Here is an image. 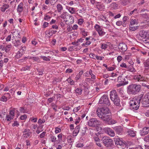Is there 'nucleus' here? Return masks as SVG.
I'll return each mask as SVG.
<instances>
[{
	"label": "nucleus",
	"mask_w": 149,
	"mask_h": 149,
	"mask_svg": "<svg viewBox=\"0 0 149 149\" xmlns=\"http://www.w3.org/2000/svg\"><path fill=\"white\" fill-rule=\"evenodd\" d=\"M103 144L106 147L111 146L113 144V141L111 139L107 136L103 137L101 139Z\"/></svg>",
	"instance_id": "nucleus-6"
},
{
	"label": "nucleus",
	"mask_w": 149,
	"mask_h": 149,
	"mask_svg": "<svg viewBox=\"0 0 149 149\" xmlns=\"http://www.w3.org/2000/svg\"><path fill=\"white\" fill-rule=\"evenodd\" d=\"M4 95H5V96L3 95L2 96L0 99L1 101L3 102L6 101L7 100V98H8V99H9L10 97L8 96V95L10 96V94L9 93H7L5 94Z\"/></svg>",
	"instance_id": "nucleus-18"
},
{
	"label": "nucleus",
	"mask_w": 149,
	"mask_h": 149,
	"mask_svg": "<svg viewBox=\"0 0 149 149\" xmlns=\"http://www.w3.org/2000/svg\"><path fill=\"white\" fill-rule=\"evenodd\" d=\"M9 7V5L7 4H5L1 8V10L2 12H4L5 10Z\"/></svg>",
	"instance_id": "nucleus-26"
},
{
	"label": "nucleus",
	"mask_w": 149,
	"mask_h": 149,
	"mask_svg": "<svg viewBox=\"0 0 149 149\" xmlns=\"http://www.w3.org/2000/svg\"><path fill=\"white\" fill-rule=\"evenodd\" d=\"M45 122V120H41V119H39L38 121V123L39 124H42Z\"/></svg>",
	"instance_id": "nucleus-55"
},
{
	"label": "nucleus",
	"mask_w": 149,
	"mask_h": 149,
	"mask_svg": "<svg viewBox=\"0 0 149 149\" xmlns=\"http://www.w3.org/2000/svg\"><path fill=\"white\" fill-rule=\"evenodd\" d=\"M84 20L82 19H80L78 20V24L80 25H81L84 22Z\"/></svg>",
	"instance_id": "nucleus-58"
},
{
	"label": "nucleus",
	"mask_w": 149,
	"mask_h": 149,
	"mask_svg": "<svg viewBox=\"0 0 149 149\" xmlns=\"http://www.w3.org/2000/svg\"><path fill=\"white\" fill-rule=\"evenodd\" d=\"M98 32L99 36H101L104 35L105 34V32L102 30V29L100 31H99Z\"/></svg>",
	"instance_id": "nucleus-45"
},
{
	"label": "nucleus",
	"mask_w": 149,
	"mask_h": 149,
	"mask_svg": "<svg viewBox=\"0 0 149 149\" xmlns=\"http://www.w3.org/2000/svg\"><path fill=\"white\" fill-rule=\"evenodd\" d=\"M141 100V103L143 106L146 107V105L149 104V93L146 94Z\"/></svg>",
	"instance_id": "nucleus-9"
},
{
	"label": "nucleus",
	"mask_w": 149,
	"mask_h": 149,
	"mask_svg": "<svg viewBox=\"0 0 149 149\" xmlns=\"http://www.w3.org/2000/svg\"><path fill=\"white\" fill-rule=\"evenodd\" d=\"M61 130L60 128L58 127H56L55 128V132L57 134L61 132Z\"/></svg>",
	"instance_id": "nucleus-50"
},
{
	"label": "nucleus",
	"mask_w": 149,
	"mask_h": 149,
	"mask_svg": "<svg viewBox=\"0 0 149 149\" xmlns=\"http://www.w3.org/2000/svg\"><path fill=\"white\" fill-rule=\"evenodd\" d=\"M80 127L79 126H77L75 128L73 133V135L76 136L79 131Z\"/></svg>",
	"instance_id": "nucleus-19"
},
{
	"label": "nucleus",
	"mask_w": 149,
	"mask_h": 149,
	"mask_svg": "<svg viewBox=\"0 0 149 149\" xmlns=\"http://www.w3.org/2000/svg\"><path fill=\"white\" fill-rule=\"evenodd\" d=\"M144 65L145 67L149 68V61L147 60L146 61L144 62Z\"/></svg>",
	"instance_id": "nucleus-43"
},
{
	"label": "nucleus",
	"mask_w": 149,
	"mask_h": 149,
	"mask_svg": "<svg viewBox=\"0 0 149 149\" xmlns=\"http://www.w3.org/2000/svg\"><path fill=\"white\" fill-rule=\"evenodd\" d=\"M86 132V128L84 127L82 129V130L81 131V134L82 136H84Z\"/></svg>",
	"instance_id": "nucleus-44"
},
{
	"label": "nucleus",
	"mask_w": 149,
	"mask_h": 149,
	"mask_svg": "<svg viewBox=\"0 0 149 149\" xmlns=\"http://www.w3.org/2000/svg\"><path fill=\"white\" fill-rule=\"evenodd\" d=\"M139 34L140 36L143 38H148V36L149 35V32L144 31H140L139 32Z\"/></svg>",
	"instance_id": "nucleus-13"
},
{
	"label": "nucleus",
	"mask_w": 149,
	"mask_h": 149,
	"mask_svg": "<svg viewBox=\"0 0 149 149\" xmlns=\"http://www.w3.org/2000/svg\"><path fill=\"white\" fill-rule=\"evenodd\" d=\"M51 141L52 142H54L56 141V138L54 136H51Z\"/></svg>",
	"instance_id": "nucleus-52"
},
{
	"label": "nucleus",
	"mask_w": 149,
	"mask_h": 149,
	"mask_svg": "<svg viewBox=\"0 0 149 149\" xmlns=\"http://www.w3.org/2000/svg\"><path fill=\"white\" fill-rule=\"evenodd\" d=\"M82 90L81 88H78L75 90V92L76 94H77L79 95H81V93Z\"/></svg>",
	"instance_id": "nucleus-38"
},
{
	"label": "nucleus",
	"mask_w": 149,
	"mask_h": 149,
	"mask_svg": "<svg viewBox=\"0 0 149 149\" xmlns=\"http://www.w3.org/2000/svg\"><path fill=\"white\" fill-rule=\"evenodd\" d=\"M19 110L21 113H26V110L23 107H20Z\"/></svg>",
	"instance_id": "nucleus-49"
},
{
	"label": "nucleus",
	"mask_w": 149,
	"mask_h": 149,
	"mask_svg": "<svg viewBox=\"0 0 149 149\" xmlns=\"http://www.w3.org/2000/svg\"><path fill=\"white\" fill-rule=\"evenodd\" d=\"M51 18V17L47 15H45V17L44 18V19L48 21L49 19H50Z\"/></svg>",
	"instance_id": "nucleus-61"
},
{
	"label": "nucleus",
	"mask_w": 149,
	"mask_h": 149,
	"mask_svg": "<svg viewBox=\"0 0 149 149\" xmlns=\"http://www.w3.org/2000/svg\"><path fill=\"white\" fill-rule=\"evenodd\" d=\"M113 129L116 133L118 134H121L122 133L123 128L121 126H116L114 127Z\"/></svg>",
	"instance_id": "nucleus-15"
},
{
	"label": "nucleus",
	"mask_w": 149,
	"mask_h": 149,
	"mask_svg": "<svg viewBox=\"0 0 149 149\" xmlns=\"http://www.w3.org/2000/svg\"><path fill=\"white\" fill-rule=\"evenodd\" d=\"M19 125V124L17 121H15L14 123L13 124L12 126H17V127Z\"/></svg>",
	"instance_id": "nucleus-62"
},
{
	"label": "nucleus",
	"mask_w": 149,
	"mask_h": 149,
	"mask_svg": "<svg viewBox=\"0 0 149 149\" xmlns=\"http://www.w3.org/2000/svg\"><path fill=\"white\" fill-rule=\"evenodd\" d=\"M60 17L65 22H68V19H70L71 23H73L74 22V17L71 15L69 14L67 12H63Z\"/></svg>",
	"instance_id": "nucleus-4"
},
{
	"label": "nucleus",
	"mask_w": 149,
	"mask_h": 149,
	"mask_svg": "<svg viewBox=\"0 0 149 149\" xmlns=\"http://www.w3.org/2000/svg\"><path fill=\"white\" fill-rule=\"evenodd\" d=\"M84 145L82 143H78L76 145V146L78 148L82 147Z\"/></svg>",
	"instance_id": "nucleus-63"
},
{
	"label": "nucleus",
	"mask_w": 149,
	"mask_h": 149,
	"mask_svg": "<svg viewBox=\"0 0 149 149\" xmlns=\"http://www.w3.org/2000/svg\"><path fill=\"white\" fill-rule=\"evenodd\" d=\"M99 102L100 104L105 105L107 106H109L110 105L108 96L106 95H104L101 97Z\"/></svg>",
	"instance_id": "nucleus-8"
},
{
	"label": "nucleus",
	"mask_w": 149,
	"mask_h": 149,
	"mask_svg": "<svg viewBox=\"0 0 149 149\" xmlns=\"http://www.w3.org/2000/svg\"><path fill=\"white\" fill-rule=\"evenodd\" d=\"M13 118L10 116L9 115H7L6 116V119L7 121H10Z\"/></svg>",
	"instance_id": "nucleus-47"
},
{
	"label": "nucleus",
	"mask_w": 149,
	"mask_h": 149,
	"mask_svg": "<svg viewBox=\"0 0 149 149\" xmlns=\"http://www.w3.org/2000/svg\"><path fill=\"white\" fill-rule=\"evenodd\" d=\"M23 8V4L21 3L17 7V11L18 13H21L22 11Z\"/></svg>",
	"instance_id": "nucleus-22"
},
{
	"label": "nucleus",
	"mask_w": 149,
	"mask_h": 149,
	"mask_svg": "<svg viewBox=\"0 0 149 149\" xmlns=\"http://www.w3.org/2000/svg\"><path fill=\"white\" fill-rule=\"evenodd\" d=\"M15 109L11 110L9 113V116L13 118L15 117Z\"/></svg>",
	"instance_id": "nucleus-32"
},
{
	"label": "nucleus",
	"mask_w": 149,
	"mask_h": 149,
	"mask_svg": "<svg viewBox=\"0 0 149 149\" xmlns=\"http://www.w3.org/2000/svg\"><path fill=\"white\" fill-rule=\"evenodd\" d=\"M149 133V127H145L142 129V130H140V134L141 136H144L147 134Z\"/></svg>",
	"instance_id": "nucleus-14"
},
{
	"label": "nucleus",
	"mask_w": 149,
	"mask_h": 149,
	"mask_svg": "<svg viewBox=\"0 0 149 149\" xmlns=\"http://www.w3.org/2000/svg\"><path fill=\"white\" fill-rule=\"evenodd\" d=\"M96 113L98 117L109 124H113L116 123L115 120L111 119L110 110L107 107L98 108Z\"/></svg>",
	"instance_id": "nucleus-1"
},
{
	"label": "nucleus",
	"mask_w": 149,
	"mask_h": 149,
	"mask_svg": "<svg viewBox=\"0 0 149 149\" xmlns=\"http://www.w3.org/2000/svg\"><path fill=\"white\" fill-rule=\"evenodd\" d=\"M127 133L130 136L133 137L136 135V132L130 130L127 131Z\"/></svg>",
	"instance_id": "nucleus-20"
},
{
	"label": "nucleus",
	"mask_w": 149,
	"mask_h": 149,
	"mask_svg": "<svg viewBox=\"0 0 149 149\" xmlns=\"http://www.w3.org/2000/svg\"><path fill=\"white\" fill-rule=\"evenodd\" d=\"M95 58L97 59L98 60H102L104 58L103 56H98L96 55L95 56Z\"/></svg>",
	"instance_id": "nucleus-51"
},
{
	"label": "nucleus",
	"mask_w": 149,
	"mask_h": 149,
	"mask_svg": "<svg viewBox=\"0 0 149 149\" xmlns=\"http://www.w3.org/2000/svg\"><path fill=\"white\" fill-rule=\"evenodd\" d=\"M93 139L95 142L96 144L98 146L100 147H102V145L101 143L100 142V139L97 137L95 136L93 138Z\"/></svg>",
	"instance_id": "nucleus-17"
},
{
	"label": "nucleus",
	"mask_w": 149,
	"mask_h": 149,
	"mask_svg": "<svg viewBox=\"0 0 149 149\" xmlns=\"http://www.w3.org/2000/svg\"><path fill=\"white\" fill-rule=\"evenodd\" d=\"M88 124L90 127H97L100 124V121L97 120L96 118H93L90 119Z\"/></svg>",
	"instance_id": "nucleus-7"
},
{
	"label": "nucleus",
	"mask_w": 149,
	"mask_h": 149,
	"mask_svg": "<svg viewBox=\"0 0 149 149\" xmlns=\"http://www.w3.org/2000/svg\"><path fill=\"white\" fill-rule=\"evenodd\" d=\"M56 8H57V11L58 13L61 12L62 10L63 9V7L60 3H58L57 5Z\"/></svg>",
	"instance_id": "nucleus-23"
},
{
	"label": "nucleus",
	"mask_w": 149,
	"mask_h": 149,
	"mask_svg": "<svg viewBox=\"0 0 149 149\" xmlns=\"http://www.w3.org/2000/svg\"><path fill=\"white\" fill-rule=\"evenodd\" d=\"M107 131L108 134L111 136H113L115 135V132L114 131L110 128H108L107 130Z\"/></svg>",
	"instance_id": "nucleus-21"
},
{
	"label": "nucleus",
	"mask_w": 149,
	"mask_h": 149,
	"mask_svg": "<svg viewBox=\"0 0 149 149\" xmlns=\"http://www.w3.org/2000/svg\"><path fill=\"white\" fill-rule=\"evenodd\" d=\"M141 86L139 84H132L130 85L127 88V93L130 95H135L140 91Z\"/></svg>",
	"instance_id": "nucleus-3"
},
{
	"label": "nucleus",
	"mask_w": 149,
	"mask_h": 149,
	"mask_svg": "<svg viewBox=\"0 0 149 149\" xmlns=\"http://www.w3.org/2000/svg\"><path fill=\"white\" fill-rule=\"evenodd\" d=\"M118 48L120 52L124 53L127 49V45L124 43H120L118 45Z\"/></svg>",
	"instance_id": "nucleus-10"
},
{
	"label": "nucleus",
	"mask_w": 149,
	"mask_h": 149,
	"mask_svg": "<svg viewBox=\"0 0 149 149\" xmlns=\"http://www.w3.org/2000/svg\"><path fill=\"white\" fill-rule=\"evenodd\" d=\"M41 58L43 59L44 60L49 61H50L49 58H48L47 57L45 56H41Z\"/></svg>",
	"instance_id": "nucleus-53"
},
{
	"label": "nucleus",
	"mask_w": 149,
	"mask_h": 149,
	"mask_svg": "<svg viewBox=\"0 0 149 149\" xmlns=\"http://www.w3.org/2000/svg\"><path fill=\"white\" fill-rule=\"evenodd\" d=\"M114 104L117 106H119L120 105V100L119 97L115 99L114 100L112 101Z\"/></svg>",
	"instance_id": "nucleus-24"
},
{
	"label": "nucleus",
	"mask_w": 149,
	"mask_h": 149,
	"mask_svg": "<svg viewBox=\"0 0 149 149\" xmlns=\"http://www.w3.org/2000/svg\"><path fill=\"white\" fill-rule=\"evenodd\" d=\"M23 53H22L20 51H18L17 52V54L16 56V57L17 58L20 57L22 56Z\"/></svg>",
	"instance_id": "nucleus-41"
},
{
	"label": "nucleus",
	"mask_w": 149,
	"mask_h": 149,
	"mask_svg": "<svg viewBox=\"0 0 149 149\" xmlns=\"http://www.w3.org/2000/svg\"><path fill=\"white\" fill-rule=\"evenodd\" d=\"M84 38H81L80 39H79L77 40V43L79 42H83V41L84 40Z\"/></svg>",
	"instance_id": "nucleus-60"
},
{
	"label": "nucleus",
	"mask_w": 149,
	"mask_h": 149,
	"mask_svg": "<svg viewBox=\"0 0 149 149\" xmlns=\"http://www.w3.org/2000/svg\"><path fill=\"white\" fill-rule=\"evenodd\" d=\"M143 95L141 94L137 97H135L130 101V105L133 109L137 110L139 107V104L143 97Z\"/></svg>",
	"instance_id": "nucleus-2"
},
{
	"label": "nucleus",
	"mask_w": 149,
	"mask_h": 149,
	"mask_svg": "<svg viewBox=\"0 0 149 149\" xmlns=\"http://www.w3.org/2000/svg\"><path fill=\"white\" fill-rule=\"evenodd\" d=\"M142 11H145V13H143L141 14L142 17L144 18L146 20H147V19H149V11L147 10H142Z\"/></svg>",
	"instance_id": "nucleus-16"
},
{
	"label": "nucleus",
	"mask_w": 149,
	"mask_h": 149,
	"mask_svg": "<svg viewBox=\"0 0 149 149\" xmlns=\"http://www.w3.org/2000/svg\"><path fill=\"white\" fill-rule=\"evenodd\" d=\"M144 140L145 141H149V134L145 137Z\"/></svg>",
	"instance_id": "nucleus-64"
},
{
	"label": "nucleus",
	"mask_w": 149,
	"mask_h": 149,
	"mask_svg": "<svg viewBox=\"0 0 149 149\" xmlns=\"http://www.w3.org/2000/svg\"><path fill=\"white\" fill-rule=\"evenodd\" d=\"M128 19V17L127 16H125L123 18V22H124V24L125 23H127V21Z\"/></svg>",
	"instance_id": "nucleus-54"
},
{
	"label": "nucleus",
	"mask_w": 149,
	"mask_h": 149,
	"mask_svg": "<svg viewBox=\"0 0 149 149\" xmlns=\"http://www.w3.org/2000/svg\"><path fill=\"white\" fill-rule=\"evenodd\" d=\"M110 96V99L112 101L114 100L115 99L119 97L115 90H113L111 91Z\"/></svg>",
	"instance_id": "nucleus-12"
},
{
	"label": "nucleus",
	"mask_w": 149,
	"mask_h": 149,
	"mask_svg": "<svg viewBox=\"0 0 149 149\" xmlns=\"http://www.w3.org/2000/svg\"><path fill=\"white\" fill-rule=\"evenodd\" d=\"M11 48V45H7L4 48L5 49V51L6 52H8L10 50Z\"/></svg>",
	"instance_id": "nucleus-33"
},
{
	"label": "nucleus",
	"mask_w": 149,
	"mask_h": 149,
	"mask_svg": "<svg viewBox=\"0 0 149 149\" xmlns=\"http://www.w3.org/2000/svg\"><path fill=\"white\" fill-rule=\"evenodd\" d=\"M95 28L98 32L102 29L101 28V26L100 25L97 24H96L95 25Z\"/></svg>",
	"instance_id": "nucleus-35"
},
{
	"label": "nucleus",
	"mask_w": 149,
	"mask_h": 149,
	"mask_svg": "<svg viewBox=\"0 0 149 149\" xmlns=\"http://www.w3.org/2000/svg\"><path fill=\"white\" fill-rule=\"evenodd\" d=\"M104 27L106 28H109L110 26L109 24V22L107 20L105 21V23L104 24Z\"/></svg>",
	"instance_id": "nucleus-34"
},
{
	"label": "nucleus",
	"mask_w": 149,
	"mask_h": 149,
	"mask_svg": "<svg viewBox=\"0 0 149 149\" xmlns=\"http://www.w3.org/2000/svg\"><path fill=\"white\" fill-rule=\"evenodd\" d=\"M137 9H135L134 10H133L131 11L130 13L128 14L129 15H131L132 14H133L134 13H137Z\"/></svg>",
	"instance_id": "nucleus-57"
},
{
	"label": "nucleus",
	"mask_w": 149,
	"mask_h": 149,
	"mask_svg": "<svg viewBox=\"0 0 149 149\" xmlns=\"http://www.w3.org/2000/svg\"><path fill=\"white\" fill-rule=\"evenodd\" d=\"M83 73V71L82 70L80 71L79 73L76 76V77L75 78V80L76 81L79 80L81 77V75Z\"/></svg>",
	"instance_id": "nucleus-29"
},
{
	"label": "nucleus",
	"mask_w": 149,
	"mask_h": 149,
	"mask_svg": "<svg viewBox=\"0 0 149 149\" xmlns=\"http://www.w3.org/2000/svg\"><path fill=\"white\" fill-rule=\"evenodd\" d=\"M121 1L122 4L125 6L130 2V0H121Z\"/></svg>",
	"instance_id": "nucleus-40"
},
{
	"label": "nucleus",
	"mask_w": 149,
	"mask_h": 149,
	"mask_svg": "<svg viewBox=\"0 0 149 149\" xmlns=\"http://www.w3.org/2000/svg\"><path fill=\"white\" fill-rule=\"evenodd\" d=\"M114 140L116 145L117 146L120 148L124 149L125 148L127 145V143L124 141H122L121 139L117 137H116L114 138Z\"/></svg>",
	"instance_id": "nucleus-5"
},
{
	"label": "nucleus",
	"mask_w": 149,
	"mask_h": 149,
	"mask_svg": "<svg viewBox=\"0 0 149 149\" xmlns=\"http://www.w3.org/2000/svg\"><path fill=\"white\" fill-rule=\"evenodd\" d=\"M130 29L132 31H134L137 29L139 28V26H136L135 25H129Z\"/></svg>",
	"instance_id": "nucleus-28"
},
{
	"label": "nucleus",
	"mask_w": 149,
	"mask_h": 149,
	"mask_svg": "<svg viewBox=\"0 0 149 149\" xmlns=\"http://www.w3.org/2000/svg\"><path fill=\"white\" fill-rule=\"evenodd\" d=\"M133 77V79L137 81H143L145 80V77L140 74L134 75Z\"/></svg>",
	"instance_id": "nucleus-11"
},
{
	"label": "nucleus",
	"mask_w": 149,
	"mask_h": 149,
	"mask_svg": "<svg viewBox=\"0 0 149 149\" xmlns=\"http://www.w3.org/2000/svg\"><path fill=\"white\" fill-rule=\"evenodd\" d=\"M89 73V74L91 76V78L93 79H95V76L93 73V71L91 70H90Z\"/></svg>",
	"instance_id": "nucleus-36"
},
{
	"label": "nucleus",
	"mask_w": 149,
	"mask_h": 149,
	"mask_svg": "<svg viewBox=\"0 0 149 149\" xmlns=\"http://www.w3.org/2000/svg\"><path fill=\"white\" fill-rule=\"evenodd\" d=\"M30 133L29 132V131H28V132H27L25 133H24L23 135L24 137H29L30 135Z\"/></svg>",
	"instance_id": "nucleus-56"
},
{
	"label": "nucleus",
	"mask_w": 149,
	"mask_h": 149,
	"mask_svg": "<svg viewBox=\"0 0 149 149\" xmlns=\"http://www.w3.org/2000/svg\"><path fill=\"white\" fill-rule=\"evenodd\" d=\"M127 69L128 71L133 73L135 72L136 71V70L132 66L128 67Z\"/></svg>",
	"instance_id": "nucleus-30"
},
{
	"label": "nucleus",
	"mask_w": 149,
	"mask_h": 149,
	"mask_svg": "<svg viewBox=\"0 0 149 149\" xmlns=\"http://www.w3.org/2000/svg\"><path fill=\"white\" fill-rule=\"evenodd\" d=\"M96 7L99 10H102L104 9L105 6L103 4H101L97 3L96 5Z\"/></svg>",
	"instance_id": "nucleus-25"
},
{
	"label": "nucleus",
	"mask_w": 149,
	"mask_h": 149,
	"mask_svg": "<svg viewBox=\"0 0 149 149\" xmlns=\"http://www.w3.org/2000/svg\"><path fill=\"white\" fill-rule=\"evenodd\" d=\"M80 109V107H77L74 108L73 110V111L74 112H77Z\"/></svg>",
	"instance_id": "nucleus-59"
},
{
	"label": "nucleus",
	"mask_w": 149,
	"mask_h": 149,
	"mask_svg": "<svg viewBox=\"0 0 149 149\" xmlns=\"http://www.w3.org/2000/svg\"><path fill=\"white\" fill-rule=\"evenodd\" d=\"M136 23V19H132L130 24L129 25H135Z\"/></svg>",
	"instance_id": "nucleus-46"
},
{
	"label": "nucleus",
	"mask_w": 149,
	"mask_h": 149,
	"mask_svg": "<svg viewBox=\"0 0 149 149\" xmlns=\"http://www.w3.org/2000/svg\"><path fill=\"white\" fill-rule=\"evenodd\" d=\"M67 80L68 81V83H70V84L71 85H73L74 84V82L73 80H72L71 79L68 78Z\"/></svg>",
	"instance_id": "nucleus-48"
},
{
	"label": "nucleus",
	"mask_w": 149,
	"mask_h": 149,
	"mask_svg": "<svg viewBox=\"0 0 149 149\" xmlns=\"http://www.w3.org/2000/svg\"><path fill=\"white\" fill-rule=\"evenodd\" d=\"M123 83L121 84H117L116 86L117 87H119L124 85L125 84H128V81H126L125 82H124V81H123Z\"/></svg>",
	"instance_id": "nucleus-39"
},
{
	"label": "nucleus",
	"mask_w": 149,
	"mask_h": 149,
	"mask_svg": "<svg viewBox=\"0 0 149 149\" xmlns=\"http://www.w3.org/2000/svg\"><path fill=\"white\" fill-rule=\"evenodd\" d=\"M108 47V45L106 44H102L101 46V48L102 49L105 50Z\"/></svg>",
	"instance_id": "nucleus-42"
},
{
	"label": "nucleus",
	"mask_w": 149,
	"mask_h": 149,
	"mask_svg": "<svg viewBox=\"0 0 149 149\" xmlns=\"http://www.w3.org/2000/svg\"><path fill=\"white\" fill-rule=\"evenodd\" d=\"M28 58L33 60L36 61H37L39 60V58L38 57H28Z\"/></svg>",
	"instance_id": "nucleus-37"
},
{
	"label": "nucleus",
	"mask_w": 149,
	"mask_h": 149,
	"mask_svg": "<svg viewBox=\"0 0 149 149\" xmlns=\"http://www.w3.org/2000/svg\"><path fill=\"white\" fill-rule=\"evenodd\" d=\"M67 9H68V10L69 11L71 14H75V8H74L68 7L67 8Z\"/></svg>",
	"instance_id": "nucleus-27"
},
{
	"label": "nucleus",
	"mask_w": 149,
	"mask_h": 149,
	"mask_svg": "<svg viewBox=\"0 0 149 149\" xmlns=\"http://www.w3.org/2000/svg\"><path fill=\"white\" fill-rule=\"evenodd\" d=\"M118 5L115 3H112L110 4V7L111 8L113 9L117 8Z\"/></svg>",
	"instance_id": "nucleus-31"
}]
</instances>
